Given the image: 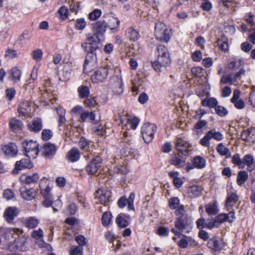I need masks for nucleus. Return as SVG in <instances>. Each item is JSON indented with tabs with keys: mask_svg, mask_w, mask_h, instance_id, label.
<instances>
[{
	"mask_svg": "<svg viewBox=\"0 0 255 255\" xmlns=\"http://www.w3.org/2000/svg\"><path fill=\"white\" fill-rule=\"evenodd\" d=\"M104 17L107 19L108 21L105 19L97 21V43L105 41V33L107 27H109L113 32L119 31L120 21L117 17L109 14L104 15Z\"/></svg>",
	"mask_w": 255,
	"mask_h": 255,
	"instance_id": "obj_1",
	"label": "nucleus"
},
{
	"mask_svg": "<svg viewBox=\"0 0 255 255\" xmlns=\"http://www.w3.org/2000/svg\"><path fill=\"white\" fill-rule=\"evenodd\" d=\"M154 54L156 59L151 61V65L153 69L157 72H160L162 68L169 66L172 62L170 54L168 48L162 44L157 45Z\"/></svg>",
	"mask_w": 255,
	"mask_h": 255,
	"instance_id": "obj_2",
	"label": "nucleus"
},
{
	"mask_svg": "<svg viewBox=\"0 0 255 255\" xmlns=\"http://www.w3.org/2000/svg\"><path fill=\"white\" fill-rule=\"evenodd\" d=\"M95 25V23L92 24L93 33L92 34L90 33L87 34V42L82 44L81 45L87 52L84 64L83 71L84 73H86V69L87 65L90 62L94 63V56H96V41L94 39V36L96 35Z\"/></svg>",
	"mask_w": 255,
	"mask_h": 255,
	"instance_id": "obj_3",
	"label": "nucleus"
},
{
	"mask_svg": "<svg viewBox=\"0 0 255 255\" xmlns=\"http://www.w3.org/2000/svg\"><path fill=\"white\" fill-rule=\"evenodd\" d=\"M231 162L239 169H243L247 166V170L252 172L255 170V160L252 154H247L243 158L238 153H236L232 157Z\"/></svg>",
	"mask_w": 255,
	"mask_h": 255,
	"instance_id": "obj_4",
	"label": "nucleus"
},
{
	"mask_svg": "<svg viewBox=\"0 0 255 255\" xmlns=\"http://www.w3.org/2000/svg\"><path fill=\"white\" fill-rule=\"evenodd\" d=\"M154 34L158 40L168 42L172 34V29L167 28L163 22L158 21L155 25Z\"/></svg>",
	"mask_w": 255,
	"mask_h": 255,
	"instance_id": "obj_5",
	"label": "nucleus"
},
{
	"mask_svg": "<svg viewBox=\"0 0 255 255\" xmlns=\"http://www.w3.org/2000/svg\"><path fill=\"white\" fill-rule=\"evenodd\" d=\"M123 136L125 138L121 142L122 148L120 150L121 156L124 157L132 158L135 156V149L132 147V137L128 136L127 132H124Z\"/></svg>",
	"mask_w": 255,
	"mask_h": 255,
	"instance_id": "obj_6",
	"label": "nucleus"
},
{
	"mask_svg": "<svg viewBox=\"0 0 255 255\" xmlns=\"http://www.w3.org/2000/svg\"><path fill=\"white\" fill-rule=\"evenodd\" d=\"M157 128L153 124L144 123L141 128L140 132L144 141L147 143L151 142L154 138Z\"/></svg>",
	"mask_w": 255,
	"mask_h": 255,
	"instance_id": "obj_7",
	"label": "nucleus"
},
{
	"mask_svg": "<svg viewBox=\"0 0 255 255\" xmlns=\"http://www.w3.org/2000/svg\"><path fill=\"white\" fill-rule=\"evenodd\" d=\"M24 150V154L29 158H35L38 152V144L32 140H25L22 143Z\"/></svg>",
	"mask_w": 255,
	"mask_h": 255,
	"instance_id": "obj_8",
	"label": "nucleus"
},
{
	"mask_svg": "<svg viewBox=\"0 0 255 255\" xmlns=\"http://www.w3.org/2000/svg\"><path fill=\"white\" fill-rule=\"evenodd\" d=\"M192 222L188 216H182L177 217L174 223V226L176 229L181 232H185L186 233L189 232L192 228Z\"/></svg>",
	"mask_w": 255,
	"mask_h": 255,
	"instance_id": "obj_9",
	"label": "nucleus"
},
{
	"mask_svg": "<svg viewBox=\"0 0 255 255\" xmlns=\"http://www.w3.org/2000/svg\"><path fill=\"white\" fill-rule=\"evenodd\" d=\"M135 194L133 192L130 193L128 198L126 195L121 196L117 201V206L120 209L124 208L127 205V209L128 211H134V200Z\"/></svg>",
	"mask_w": 255,
	"mask_h": 255,
	"instance_id": "obj_10",
	"label": "nucleus"
},
{
	"mask_svg": "<svg viewBox=\"0 0 255 255\" xmlns=\"http://www.w3.org/2000/svg\"><path fill=\"white\" fill-rule=\"evenodd\" d=\"M206 165V160L200 155H196L191 159V163H188L185 167V170L189 172L191 170L194 168L202 169L205 167Z\"/></svg>",
	"mask_w": 255,
	"mask_h": 255,
	"instance_id": "obj_11",
	"label": "nucleus"
},
{
	"mask_svg": "<svg viewBox=\"0 0 255 255\" xmlns=\"http://www.w3.org/2000/svg\"><path fill=\"white\" fill-rule=\"evenodd\" d=\"M207 247L215 252H221L225 247L223 240L218 236H214L207 242Z\"/></svg>",
	"mask_w": 255,
	"mask_h": 255,
	"instance_id": "obj_12",
	"label": "nucleus"
},
{
	"mask_svg": "<svg viewBox=\"0 0 255 255\" xmlns=\"http://www.w3.org/2000/svg\"><path fill=\"white\" fill-rule=\"evenodd\" d=\"M192 145L187 141L179 138L175 142V148L183 155L186 156L191 151Z\"/></svg>",
	"mask_w": 255,
	"mask_h": 255,
	"instance_id": "obj_13",
	"label": "nucleus"
},
{
	"mask_svg": "<svg viewBox=\"0 0 255 255\" xmlns=\"http://www.w3.org/2000/svg\"><path fill=\"white\" fill-rule=\"evenodd\" d=\"M19 210L15 206H10L6 208L3 213V217L7 223L12 224L14 219L19 214Z\"/></svg>",
	"mask_w": 255,
	"mask_h": 255,
	"instance_id": "obj_14",
	"label": "nucleus"
},
{
	"mask_svg": "<svg viewBox=\"0 0 255 255\" xmlns=\"http://www.w3.org/2000/svg\"><path fill=\"white\" fill-rule=\"evenodd\" d=\"M115 222L119 228H126L130 224L131 217L128 214L121 213L116 217Z\"/></svg>",
	"mask_w": 255,
	"mask_h": 255,
	"instance_id": "obj_15",
	"label": "nucleus"
},
{
	"mask_svg": "<svg viewBox=\"0 0 255 255\" xmlns=\"http://www.w3.org/2000/svg\"><path fill=\"white\" fill-rule=\"evenodd\" d=\"M203 190V188L198 185H189L186 187V193L189 198H197L201 195Z\"/></svg>",
	"mask_w": 255,
	"mask_h": 255,
	"instance_id": "obj_16",
	"label": "nucleus"
},
{
	"mask_svg": "<svg viewBox=\"0 0 255 255\" xmlns=\"http://www.w3.org/2000/svg\"><path fill=\"white\" fill-rule=\"evenodd\" d=\"M1 151L5 155L9 157L15 156L18 152L16 145L12 142L1 145Z\"/></svg>",
	"mask_w": 255,
	"mask_h": 255,
	"instance_id": "obj_17",
	"label": "nucleus"
},
{
	"mask_svg": "<svg viewBox=\"0 0 255 255\" xmlns=\"http://www.w3.org/2000/svg\"><path fill=\"white\" fill-rule=\"evenodd\" d=\"M235 212L234 211H230L228 214L221 213L218 214L215 218L217 221V223L220 225V224L228 222L230 223L233 222L235 219Z\"/></svg>",
	"mask_w": 255,
	"mask_h": 255,
	"instance_id": "obj_18",
	"label": "nucleus"
},
{
	"mask_svg": "<svg viewBox=\"0 0 255 255\" xmlns=\"http://www.w3.org/2000/svg\"><path fill=\"white\" fill-rule=\"evenodd\" d=\"M125 36L130 42H136L140 38L138 30L133 26H130L126 29Z\"/></svg>",
	"mask_w": 255,
	"mask_h": 255,
	"instance_id": "obj_19",
	"label": "nucleus"
},
{
	"mask_svg": "<svg viewBox=\"0 0 255 255\" xmlns=\"http://www.w3.org/2000/svg\"><path fill=\"white\" fill-rule=\"evenodd\" d=\"M186 158L182 157L180 153L172 154L169 161L170 163L176 167L181 168L185 165Z\"/></svg>",
	"mask_w": 255,
	"mask_h": 255,
	"instance_id": "obj_20",
	"label": "nucleus"
},
{
	"mask_svg": "<svg viewBox=\"0 0 255 255\" xmlns=\"http://www.w3.org/2000/svg\"><path fill=\"white\" fill-rule=\"evenodd\" d=\"M21 197L24 200L31 201L33 199L36 195L37 191L33 188H26L25 187H22L20 188Z\"/></svg>",
	"mask_w": 255,
	"mask_h": 255,
	"instance_id": "obj_21",
	"label": "nucleus"
},
{
	"mask_svg": "<svg viewBox=\"0 0 255 255\" xmlns=\"http://www.w3.org/2000/svg\"><path fill=\"white\" fill-rule=\"evenodd\" d=\"M33 167L32 163L29 159L24 158L16 161L15 164V168L13 170V174H17L18 170L24 168H31Z\"/></svg>",
	"mask_w": 255,
	"mask_h": 255,
	"instance_id": "obj_22",
	"label": "nucleus"
},
{
	"mask_svg": "<svg viewBox=\"0 0 255 255\" xmlns=\"http://www.w3.org/2000/svg\"><path fill=\"white\" fill-rule=\"evenodd\" d=\"M57 147L50 142L44 144L43 146L42 154L46 158L52 157L56 153Z\"/></svg>",
	"mask_w": 255,
	"mask_h": 255,
	"instance_id": "obj_23",
	"label": "nucleus"
},
{
	"mask_svg": "<svg viewBox=\"0 0 255 255\" xmlns=\"http://www.w3.org/2000/svg\"><path fill=\"white\" fill-rule=\"evenodd\" d=\"M239 196L236 192L228 193L226 199L225 206L229 210L231 209L238 202Z\"/></svg>",
	"mask_w": 255,
	"mask_h": 255,
	"instance_id": "obj_24",
	"label": "nucleus"
},
{
	"mask_svg": "<svg viewBox=\"0 0 255 255\" xmlns=\"http://www.w3.org/2000/svg\"><path fill=\"white\" fill-rule=\"evenodd\" d=\"M168 175L170 179H173V184L176 188L178 189L182 186L183 181L181 178L178 177L179 173L178 171H169Z\"/></svg>",
	"mask_w": 255,
	"mask_h": 255,
	"instance_id": "obj_25",
	"label": "nucleus"
},
{
	"mask_svg": "<svg viewBox=\"0 0 255 255\" xmlns=\"http://www.w3.org/2000/svg\"><path fill=\"white\" fill-rule=\"evenodd\" d=\"M39 176L37 173H33L31 175L23 174L19 178L20 181L23 184H30L37 182Z\"/></svg>",
	"mask_w": 255,
	"mask_h": 255,
	"instance_id": "obj_26",
	"label": "nucleus"
},
{
	"mask_svg": "<svg viewBox=\"0 0 255 255\" xmlns=\"http://www.w3.org/2000/svg\"><path fill=\"white\" fill-rule=\"evenodd\" d=\"M28 129L32 132H37L42 128V122L40 118H35L28 125Z\"/></svg>",
	"mask_w": 255,
	"mask_h": 255,
	"instance_id": "obj_27",
	"label": "nucleus"
},
{
	"mask_svg": "<svg viewBox=\"0 0 255 255\" xmlns=\"http://www.w3.org/2000/svg\"><path fill=\"white\" fill-rule=\"evenodd\" d=\"M18 112L19 114L22 116H28L31 112V108L29 102L27 101L22 102L19 105Z\"/></svg>",
	"mask_w": 255,
	"mask_h": 255,
	"instance_id": "obj_28",
	"label": "nucleus"
},
{
	"mask_svg": "<svg viewBox=\"0 0 255 255\" xmlns=\"http://www.w3.org/2000/svg\"><path fill=\"white\" fill-rule=\"evenodd\" d=\"M111 88L114 94L120 95L122 94L124 91L122 79L118 78L117 81L112 84Z\"/></svg>",
	"mask_w": 255,
	"mask_h": 255,
	"instance_id": "obj_29",
	"label": "nucleus"
},
{
	"mask_svg": "<svg viewBox=\"0 0 255 255\" xmlns=\"http://www.w3.org/2000/svg\"><path fill=\"white\" fill-rule=\"evenodd\" d=\"M205 211L209 216H214L217 214L219 210L217 206V202L215 201L213 203H210L205 206Z\"/></svg>",
	"mask_w": 255,
	"mask_h": 255,
	"instance_id": "obj_30",
	"label": "nucleus"
},
{
	"mask_svg": "<svg viewBox=\"0 0 255 255\" xmlns=\"http://www.w3.org/2000/svg\"><path fill=\"white\" fill-rule=\"evenodd\" d=\"M255 135V128H251L244 130L241 134L242 139L245 141H250Z\"/></svg>",
	"mask_w": 255,
	"mask_h": 255,
	"instance_id": "obj_31",
	"label": "nucleus"
},
{
	"mask_svg": "<svg viewBox=\"0 0 255 255\" xmlns=\"http://www.w3.org/2000/svg\"><path fill=\"white\" fill-rule=\"evenodd\" d=\"M244 60L235 59L229 62L228 67L231 70L236 71L240 70L241 68H244Z\"/></svg>",
	"mask_w": 255,
	"mask_h": 255,
	"instance_id": "obj_32",
	"label": "nucleus"
},
{
	"mask_svg": "<svg viewBox=\"0 0 255 255\" xmlns=\"http://www.w3.org/2000/svg\"><path fill=\"white\" fill-rule=\"evenodd\" d=\"M218 104L217 100L213 97L205 98L201 101L203 107H208L209 108H215Z\"/></svg>",
	"mask_w": 255,
	"mask_h": 255,
	"instance_id": "obj_33",
	"label": "nucleus"
},
{
	"mask_svg": "<svg viewBox=\"0 0 255 255\" xmlns=\"http://www.w3.org/2000/svg\"><path fill=\"white\" fill-rule=\"evenodd\" d=\"M249 178L248 173L246 170H241L238 172L237 177V183L242 186L248 180Z\"/></svg>",
	"mask_w": 255,
	"mask_h": 255,
	"instance_id": "obj_34",
	"label": "nucleus"
},
{
	"mask_svg": "<svg viewBox=\"0 0 255 255\" xmlns=\"http://www.w3.org/2000/svg\"><path fill=\"white\" fill-rule=\"evenodd\" d=\"M23 223L26 228L33 229L38 226L39 221L35 217H29L25 219Z\"/></svg>",
	"mask_w": 255,
	"mask_h": 255,
	"instance_id": "obj_35",
	"label": "nucleus"
},
{
	"mask_svg": "<svg viewBox=\"0 0 255 255\" xmlns=\"http://www.w3.org/2000/svg\"><path fill=\"white\" fill-rule=\"evenodd\" d=\"M108 74V69L101 67L97 70V82H103L106 79Z\"/></svg>",
	"mask_w": 255,
	"mask_h": 255,
	"instance_id": "obj_36",
	"label": "nucleus"
},
{
	"mask_svg": "<svg viewBox=\"0 0 255 255\" xmlns=\"http://www.w3.org/2000/svg\"><path fill=\"white\" fill-rule=\"evenodd\" d=\"M67 156L70 161L74 162L79 160L80 153L77 148H73L68 152Z\"/></svg>",
	"mask_w": 255,
	"mask_h": 255,
	"instance_id": "obj_37",
	"label": "nucleus"
},
{
	"mask_svg": "<svg viewBox=\"0 0 255 255\" xmlns=\"http://www.w3.org/2000/svg\"><path fill=\"white\" fill-rule=\"evenodd\" d=\"M112 215L110 211H105L103 213L102 218L101 222L103 226L105 227H109L110 224L112 223Z\"/></svg>",
	"mask_w": 255,
	"mask_h": 255,
	"instance_id": "obj_38",
	"label": "nucleus"
},
{
	"mask_svg": "<svg viewBox=\"0 0 255 255\" xmlns=\"http://www.w3.org/2000/svg\"><path fill=\"white\" fill-rule=\"evenodd\" d=\"M216 43L222 51L225 53L228 52L229 51V43L227 38H222V39H218Z\"/></svg>",
	"mask_w": 255,
	"mask_h": 255,
	"instance_id": "obj_39",
	"label": "nucleus"
},
{
	"mask_svg": "<svg viewBox=\"0 0 255 255\" xmlns=\"http://www.w3.org/2000/svg\"><path fill=\"white\" fill-rule=\"evenodd\" d=\"M99 195L98 199L101 204H103L104 206H107L110 201V197H111L110 193L105 192L99 194L98 191H97V196Z\"/></svg>",
	"mask_w": 255,
	"mask_h": 255,
	"instance_id": "obj_40",
	"label": "nucleus"
},
{
	"mask_svg": "<svg viewBox=\"0 0 255 255\" xmlns=\"http://www.w3.org/2000/svg\"><path fill=\"white\" fill-rule=\"evenodd\" d=\"M217 151L221 156H225L226 158L230 157V152L229 148L226 147L223 143L218 144L216 147Z\"/></svg>",
	"mask_w": 255,
	"mask_h": 255,
	"instance_id": "obj_41",
	"label": "nucleus"
},
{
	"mask_svg": "<svg viewBox=\"0 0 255 255\" xmlns=\"http://www.w3.org/2000/svg\"><path fill=\"white\" fill-rule=\"evenodd\" d=\"M140 119L135 116H128L127 119V123L130 125V128L133 130L137 128Z\"/></svg>",
	"mask_w": 255,
	"mask_h": 255,
	"instance_id": "obj_42",
	"label": "nucleus"
},
{
	"mask_svg": "<svg viewBox=\"0 0 255 255\" xmlns=\"http://www.w3.org/2000/svg\"><path fill=\"white\" fill-rule=\"evenodd\" d=\"M21 76V71L16 68H12L10 71V78L14 83H16L20 80Z\"/></svg>",
	"mask_w": 255,
	"mask_h": 255,
	"instance_id": "obj_43",
	"label": "nucleus"
},
{
	"mask_svg": "<svg viewBox=\"0 0 255 255\" xmlns=\"http://www.w3.org/2000/svg\"><path fill=\"white\" fill-rule=\"evenodd\" d=\"M210 133L208 131L203 137L200 139L199 140V144L205 147H209L210 146V140L211 137L210 136Z\"/></svg>",
	"mask_w": 255,
	"mask_h": 255,
	"instance_id": "obj_44",
	"label": "nucleus"
},
{
	"mask_svg": "<svg viewBox=\"0 0 255 255\" xmlns=\"http://www.w3.org/2000/svg\"><path fill=\"white\" fill-rule=\"evenodd\" d=\"M95 116L93 112H85L81 113V119L83 122H93L95 120Z\"/></svg>",
	"mask_w": 255,
	"mask_h": 255,
	"instance_id": "obj_45",
	"label": "nucleus"
},
{
	"mask_svg": "<svg viewBox=\"0 0 255 255\" xmlns=\"http://www.w3.org/2000/svg\"><path fill=\"white\" fill-rule=\"evenodd\" d=\"M180 205V201L178 197H172L168 200V206L170 209L174 210Z\"/></svg>",
	"mask_w": 255,
	"mask_h": 255,
	"instance_id": "obj_46",
	"label": "nucleus"
},
{
	"mask_svg": "<svg viewBox=\"0 0 255 255\" xmlns=\"http://www.w3.org/2000/svg\"><path fill=\"white\" fill-rule=\"evenodd\" d=\"M9 126L13 130L19 129L22 128V123L20 121L13 118L10 120Z\"/></svg>",
	"mask_w": 255,
	"mask_h": 255,
	"instance_id": "obj_47",
	"label": "nucleus"
},
{
	"mask_svg": "<svg viewBox=\"0 0 255 255\" xmlns=\"http://www.w3.org/2000/svg\"><path fill=\"white\" fill-rule=\"evenodd\" d=\"M86 171L89 174L94 175L96 173V158L93 157L90 163L86 166Z\"/></svg>",
	"mask_w": 255,
	"mask_h": 255,
	"instance_id": "obj_48",
	"label": "nucleus"
},
{
	"mask_svg": "<svg viewBox=\"0 0 255 255\" xmlns=\"http://www.w3.org/2000/svg\"><path fill=\"white\" fill-rule=\"evenodd\" d=\"M209 132L210 133L211 139L213 138L217 141H221L224 138L223 134L220 132L216 131L215 129L210 130Z\"/></svg>",
	"mask_w": 255,
	"mask_h": 255,
	"instance_id": "obj_49",
	"label": "nucleus"
},
{
	"mask_svg": "<svg viewBox=\"0 0 255 255\" xmlns=\"http://www.w3.org/2000/svg\"><path fill=\"white\" fill-rule=\"evenodd\" d=\"M155 233L160 237H167L169 234V230L166 227L159 226Z\"/></svg>",
	"mask_w": 255,
	"mask_h": 255,
	"instance_id": "obj_50",
	"label": "nucleus"
},
{
	"mask_svg": "<svg viewBox=\"0 0 255 255\" xmlns=\"http://www.w3.org/2000/svg\"><path fill=\"white\" fill-rule=\"evenodd\" d=\"M78 91L79 96L81 98H87L90 94L89 89L88 87L82 86L78 88Z\"/></svg>",
	"mask_w": 255,
	"mask_h": 255,
	"instance_id": "obj_51",
	"label": "nucleus"
},
{
	"mask_svg": "<svg viewBox=\"0 0 255 255\" xmlns=\"http://www.w3.org/2000/svg\"><path fill=\"white\" fill-rule=\"evenodd\" d=\"M206 228L212 230L215 228H218L219 225L215 218H209L206 220Z\"/></svg>",
	"mask_w": 255,
	"mask_h": 255,
	"instance_id": "obj_52",
	"label": "nucleus"
},
{
	"mask_svg": "<svg viewBox=\"0 0 255 255\" xmlns=\"http://www.w3.org/2000/svg\"><path fill=\"white\" fill-rule=\"evenodd\" d=\"M83 247L81 246H74L71 247L70 249V255H83Z\"/></svg>",
	"mask_w": 255,
	"mask_h": 255,
	"instance_id": "obj_53",
	"label": "nucleus"
},
{
	"mask_svg": "<svg viewBox=\"0 0 255 255\" xmlns=\"http://www.w3.org/2000/svg\"><path fill=\"white\" fill-rule=\"evenodd\" d=\"M31 56L35 61H40L42 58L43 52L40 49H36L32 52Z\"/></svg>",
	"mask_w": 255,
	"mask_h": 255,
	"instance_id": "obj_54",
	"label": "nucleus"
},
{
	"mask_svg": "<svg viewBox=\"0 0 255 255\" xmlns=\"http://www.w3.org/2000/svg\"><path fill=\"white\" fill-rule=\"evenodd\" d=\"M216 113L220 117H224L228 115V111L222 106L217 105L215 108Z\"/></svg>",
	"mask_w": 255,
	"mask_h": 255,
	"instance_id": "obj_55",
	"label": "nucleus"
},
{
	"mask_svg": "<svg viewBox=\"0 0 255 255\" xmlns=\"http://www.w3.org/2000/svg\"><path fill=\"white\" fill-rule=\"evenodd\" d=\"M186 237L188 236L183 234L181 238L177 243V245L180 248L186 249L188 246V239Z\"/></svg>",
	"mask_w": 255,
	"mask_h": 255,
	"instance_id": "obj_56",
	"label": "nucleus"
},
{
	"mask_svg": "<svg viewBox=\"0 0 255 255\" xmlns=\"http://www.w3.org/2000/svg\"><path fill=\"white\" fill-rule=\"evenodd\" d=\"M116 172L122 175L126 174L128 172L127 165L125 164L118 165L115 167Z\"/></svg>",
	"mask_w": 255,
	"mask_h": 255,
	"instance_id": "obj_57",
	"label": "nucleus"
},
{
	"mask_svg": "<svg viewBox=\"0 0 255 255\" xmlns=\"http://www.w3.org/2000/svg\"><path fill=\"white\" fill-rule=\"evenodd\" d=\"M233 83L235 82L233 81V78L231 75H224L220 80V83L222 84H229L232 85Z\"/></svg>",
	"mask_w": 255,
	"mask_h": 255,
	"instance_id": "obj_58",
	"label": "nucleus"
},
{
	"mask_svg": "<svg viewBox=\"0 0 255 255\" xmlns=\"http://www.w3.org/2000/svg\"><path fill=\"white\" fill-rule=\"evenodd\" d=\"M86 25V22L83 18H79L75 21V27L78 30H83Z\"/></svg>",
	"mask_w": 255,
	"mask_h": 255,
	"instance_id": "obj_59",
	"label": "nucleus"
},
{
	"mask_svg": "<svg viewBox=\"0 0 255 255\" xmlns=\"http://www.w3.org/2000/svg\"><path fill=\"white\" fill-rule=\"evenodd\" d=\"M174 214L177 216V217H181L182 216H188V215H186L185 207L183 205H180L177 208L174 209Z\"/></svg>",
	"mask_w": 255,
	"mask_h": 255,
	"instance_id": "obj_60",
	"label": "nucleus"
},
{
	"mask_svg": "<svg viewBox=\"0 0 255 255\" xmlns=\"http://www.w3.org/2000/svg\"><path fill=\"white\" fill-rule=\"evenodd\" d=\"M191 71L194 77H199L203 75V69L201 67L197 66L192 68Z\"/></svg>",
	"mask_w": 255,
	"mask_h": 255,
	"instance_id": "obj_61",
	"label": "nucleus"
},
{
	"mask_svg": "<svg viewBox=\"0 0 255 255\" xmlns=\"http://www.w3.org/2000/svg\"><path fill=\"white\" fill-rule=\"evenodd\" d=\"M3 196L6 200H10L14 198L15 195L12 190L7 189L3 191Z\"/></svg>",
	"mask_w": 255,
	"mask_h": 255,
	"instance_id": "obj_62",
	"label": "nucleus"
},
{
	"mask_svg": "<svg viewBox=\"0 0 255 255\" xmlns=\"http://www.w3.org/2000/svg\"><path fill=\"white\" fill-rule=\"evenodd\" d=\"M191 58L194 62H200L202 58V52L200 50H196L191 55Z\"/></svg>",
	"mask_w": 255,
	"mask_h": 255,
	"instance_id": "obj_63",
	"label": "nucleus"
},
{
	"mask_svg": "<svg viewBox=\"0 0 255 255\" xmlns=\"http://www.w3.org/2000/svg\"><path fill=\"white\" fill-rule=\"evenodd\" d=\"M250 34L249 36V40L253 44H255V23L253 25L252 28L249 30Z\"/></svg>",
	"mask_w": 255,
	"mask_h": 255,
	"instance_id": "obj_64",
	"label": "nucleus"
}]
</instances>
